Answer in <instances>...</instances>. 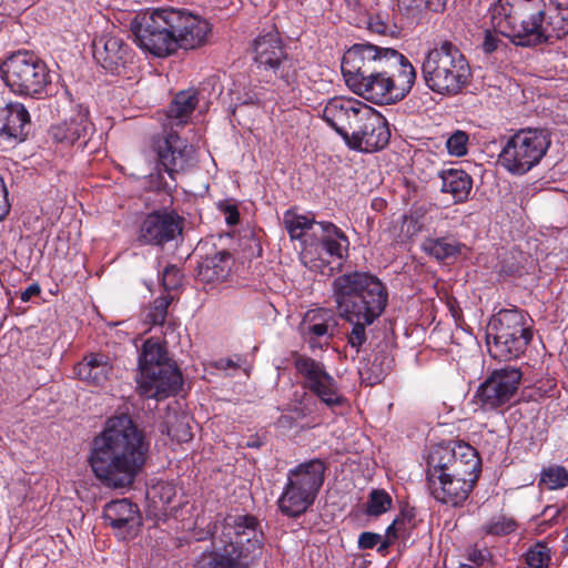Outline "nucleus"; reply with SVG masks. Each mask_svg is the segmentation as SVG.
Segmentation results:
<instances>
[{
  "mask_svg": "<svg viewBox=\"0 0 568 568\" xmlns=\"http://www.w3.org/2000/svg\"><path fill=\"white\" fill-rule=\"evenodd\" d=\"M150 442L125 414L106 419L93 438L88 462L94 476L109 488L131 486L149 458Z\"/></svg>",
  "mask_w": 568,
  "mask_h": 568,
  "instance_id": "nucleus-1",
  "label": "nucleus"
},
{
  "mask_svg": "<svg viewBox=\"0 0 568 568\" xmlns=\"http://www.w3.org/2000/svg\"><path fill=\"white\" fill-rule=\"evenodd\" d=\"M332 296L338 316L351 326L347 345L358 354L367 342L371 326L387 306V288L376 275L354 271L333 280Z\"/></svg>",
  "mask_w": 568,
  "mask_h": 568,
  "instance_id": "nucleus-2",
  "label": "nucleus"
},
{
  "mask_svg": "<svg viewBox=\"0 0 568 568\" xmlns=\"http://www.w3.org/2000/svg\"><path fill=\"white\" fill-rule=\"evenodd\" d=\"M263 534L253 515L230 514L210 528L211 546L195 568H252L262 556Z\"/></svg>",
  "mask_w": 568,
  "mask_h": 568,
  "instance_id": "nucleus-3",
  "label": "nucleus"
},
{
  "mask_svg": "<svg viewBox=\"0 0 568 568\" xmlns=\"http://www.w3.org/2000/svg\"><path fill=\"white\" fill-rule=\"evenodd\" d=\"M209 32V23L197 16L173 8L156 9L138 16L133 33L138 44L158 57L202 45Z\"/></svg>",
  "mask_w": 568,
  "mask_h": 568,
  "instance_id": "nucleus-4",
  "label": "nucleus"
},
{
  "mask_svg": "<svg viewBox=\"0 0 568 568\" xmlns=\"http://www.w3.org/2000/svg\"><path fill=\"white\" fill-rule=\"evenodd\" d=\"M542 0H497L491 7V23L497 33L514 44H540Z\"/></svg>",
  "mask_w": 568,
  "mask_h": 568,
  "instance_id": "nucleus-5",
  "label": "nucleus"
},
{
  "mask_svg": "<svg viewBox=\"0 0 568 568\" xmlns=\"http://www.w3.org/2000/svg\"><path fill=\"white\" fill-rule=\"evenodd\" d=\"M426 85L439 94L459 93L469 82L470 67L462 51L448 40L439 42L426 54L423 67Z\"/></svg>",
  "mask_w": 568,
  "mask_h": 568,
  "instance_id": "nucleus-6",
  "label": "nucleus"
},
{
  "mask_svg": "<svg viewBox=\"0 0 568 568\" xmlns=\"http://www.w3.org/2000/svg\"><path fill=\"white\" fill-rule=\"evenodd\" d=\"M1 78L11 92L41 99L48 94L51 75L47 64L33 52L22 50L9 55L0 65Z\"/></svg>",
  "mask_w": 568,
  "mask_h": 568,
  "instance_id": "nucleus-7",
  "label": "nucleus"
},
{
  "mask_svg": "<svg viewBox=\"0 0 568 568\" xmlns=\"http://www.w3.org/2000/svg\"><path fill=\"white\" fill-rule=\"evenodd\" d=\"M489 329L488 351L499 361L519 357L532 338L527 316L518 308L499 311L491 320Z\"/></svg>",
  "mask_w": 568,
  "mask_h": 568,
  "instance_id": "nucleus-8",
  "label": "nucleus"
},
{
  "mask_svg": "<svg viewBox=\"0 0 568 568\" xmlns=\"http://www.w3.org/2000/svg\"><path fill=\"white\" fill-rule=\"evenodd\" d=\"M551 144L545 129H520L507 138L498 155V163L514 175H524L538 165Z\"/></svg>",
  "mask_w": 568,
  "mask_h": 568,
  "instance_id": "nucleus-9",
  "label": "nucleus"
},
{
  "mask_svg": "<svg viewBox=\"0 0 568 568\" xmlns=\"http://www.w3.org/2000/svg\"><path fill=\"white\" fill-rule=\"evenodd\" d=\"M342 68H356V70L381 73L382 75L398 79L397 75H408L406 80L415 83L416 71L409 60L399 51L374 45L357 43L351 47L343 55Z\"/></svg>",
  "mask_w": 568,
  "mask_h": 568,
  "instance_id": "nucleus-10",
  "label": "nucleus"
},
{
  "mask_svg": "<svg viewBox=\"0 0 568 568\" xmlns=\"http://www.w3.org/2000/svg\"><path fill=\"white\" fill-rule=\"evenodd\" d=\"M325 465L313 459L290 470L278 508L288 517H298L313 505L324 481Z\"/></svg>",
  "mask_w": 568,
  "mask_h": 568,
  "instance_id": "nucleus-11",
  "label": "nucleus"
},
{
  "mask_svg": "<svg viewBox=\"0 0 568 568\" xmlns=\"http://www.w3.org/2000/svg\"><path fill=\"white\" fill-rule=\"evenodd\" d=\"M138 382L143 390H179L183 385L179 367L168 359L163 343L149 338L139 355Z\"/></svg>",
  "mask_w": 568,
  "mask_h": 568,
  "instance_id": "nucleus-12",
  "label": "nucleus"
},
{
  "mask_svg": "<svg viewBox=\"0 0 568 568\" xmlns=\"http://www.w3.org/2000/svg\"><path fill=\"white\" fill-rule=\"evenodd\" d=\"M348 88L357 95L376 104H392L402 100L412 90L414 83L408 82V75H397L398 79L356 70V68H342Z\"/></svg>",
  "mask_w": 568,
  "mask_h": 568,
  "instance_id": "nucleus-13",
  "label": "nucleus"
},
{
  "mask_svg": "<svg viewBox=\"0 0 568 568\" xmlns=\"http://www.w3.org/2000/svg\"><path fill=\"white\" fill-rule=\"evenodd\" d=\"M254 60L257 68L270 79L280 80L285 85L296 79V68L284 50L283 41L276 30L260 34L253 43Z\"/></svg>",
  "mask_w": 568,
  "mask_h": 568,
  "instance_id": "nucleus-14",
  "label": "nucleus"
},
{
  "mask_svg": "<svg viewBox=\"0 0 568 568\" xmlns=\"http://www.w3.org/2000/svg\"><path fill=\"white\" fill-rule=\"evenodd\" d=\"M373 108L368 104L353 99L335 97L331 99L323 109V119L332 126L347 144L352 134L366 120Z\"/></svg>",
  "mask_w": 568,
  "mask_h": 568,
  "instance_id": "nucleus-15",
  "label": "nucleus"
},
{
  "mask_svg": "<svg viewBox=\"0 0 568 568\" xmlns=\"http://www.w3.org/2000/svg\"><path fill=\"white\" fill-rule=\"evenodd\" d=\"M338 322L329 308H315L305 313L300 325L301 335L312 352L327 347L335 336Z\"/></svg>",
  "mask_w": 568,
  "mask_h": 568,
  "instance_id": "nucleus-16",
  "label": "nucleus"
},
{
  "mask_svg": "<svg viewBox=\"0 0 568 568\" xmlns=\"http://www.w3.org/2000/svg\"><path fill=\"white\" fill-rule=\"evenodd\" d=\"M183 231V219L171 211H155L146 215L140 226L139 241L144 244L164 245Z\"/></svg>",
  "mask_w": 568,
  "mask_h": 568,
  "instance_id": "nucleus-17",
  "label": "nucleus"
},
{
  "mask_svg": "<svg viewBox=\"0 0 568 568\" xmlns=\"http://www.w3.org/2000/svg\"><path fill=\"white\" fill-rule=\"evenodd\" d=\"M389 139L390 131L386 119L373 108L366 120L352 134L347 146L361 152H376L383 150Z\"/></svg>",
  "mask_w": 568,
  "mask_h": 568,
  "instance_id": "nucleus-18",
  "label": "nucleus"
},
{
  "mask_svg": "<svg viewBox=\"0 0 568 568\" xmlns=\"http://www.w3.org/2000/svg\"><path fill=\"white\" fill-rule=\"evenodd\" d=\"M92 51L97 63L112 73H120L132 58L129 44L116 34H103L94 39Z\"/></svg>",
  "mask_w": 568,
  "mask_h": 568,
  "instance_id": "nucleus-19",
  "label": "nucleus"
},
{
  "mask_svg": "<svg viewBox=\"0 0 568 568\" xmlns=\"http://www.w3.org/2000/svg\"><path fill=\"white\" fill-rule=\"evenodd\" d=\"M156 151L160 164L171 178L185 171L194 161V148L175 133H170L160 141Z\"/></svg>",
  "mask_w": 568,
  "mask_h": 568,
  "instance_id": "nucleus-20",
  "label": "nucleus"
},
{
  "mask_svg": "<svg viewBox=\"0 0 568 568\" xmlns=\"http://www.w3.org/2000/svg\"><path fill=\"white\" fill-rule=\"evenodd\" d=\"M92 132L93 125L89 120L88 112L84 111L75 112L50 129L52 140L63 146L78 144L79 148H84Z\"/></svg>",
  "mask_w": 568,
  "mask_h": 568,
  "instance_id": "nucleus-21",
  "label": "nucleus"
},
{
  "mask_svg": "<svg viewBox=\"0 0 568 568\" xmlns=\"http://www.w3.org/2000/svg\"><path fill=\"white\" fill-rule=\"evenodd\" d=\"M105 521L115 530L121 538L133 536L141 525L139 508L129 499H116L105 505L103 510Z\"/></svg>",
  "mask_w": 568,
  "mask_h": 568,
  "instance_id": "nucleus-22",
  "label": "nucleus"
},
{
  "mask_svg": "<svg viewBox=\"0 0 568 568\" xmlns=\"http://www.w3.org/2000/svg\"><path fill=\"white\" fill-rule=\"evenodd\" d=\"M292 358L304 388L308 390H332L335 387V379L326 372L323 363L296 352L292 354Z\"/></svg>",
  "mask_w": 568,
  "mask_h": 568,
  "instance_id": "nucleus-23",
  "label": "nucleus"
},
{
  "mask_svg": "<svg viewBox=\"0 0 568 568\" xmlns=\"http://www.w3.org/2000/svg\"><path fill=\"white\" fill-rule=\"evenodd\" d=\"M318 230V241L310 243V248L318 254L326 253L341 265L348 257L349 241L346 234L332 222H320Z\"/></svg>",
  "mask_w": 568,
  "mask_h": 568,
  "instance_id": "nucleus-24",
  "label": "nucleus"
},
{
  "mask_svg": "<svg viewBox=\"0 0 568 568\" xmlns=\"http://www.w3.org/2000/svg\"><path fill=\"white\" fill-rule=\"evenodd\" d=\"M476 483L471 479L443 477L427 485L430 495L439 503L459 506L469 496Z\"/></svg>",
  "mask_w": 568,
  "mask_h": 568,
  "instance_id": "nucleus-25",
  "label": "nucleus"
},
{
  "mask_svg": "<svg viewBox=\"0 0 568 568\" xmlns=\"http://www.w3.org/2000/svg\"><path fill=\"white\" fill-rule=\"evenodd\" d=\"M540 18V44L551 42L568 34V6L542 1Z\"/></svg>",
  "mask_w": 568,
  "mask_h": 568,
  "instance_id": "nucleus-26",
  "label": "nucleus"
},
{
  "mask_svg": "<svg viewBox=\"0 0 568 568\" xmlns=\"http://www.w3.org/2000/svg\"><path fill=\"white\" fill-rule=\"evenodd\" d=\"M455 453L449 477L470 478L473 483H476L481 470V462L477 450L468 444L458 442L455 443Z\"/></svg>",
  "mask_w": 568,
  "mask_h": 568,
  "instance_id": "nucleus-27",
  "label": "nucleus"
},
{
  "mask_svg": "<svg viewBox=\"0 0 568 568\" xmlns=\"http://www.w3.org/2000/svg\"><path fill=\"white\" fill-rule=\"evenodd\" d=\"M30 115L21 103H9L0 109V133L9 138L23 140L28 132Z\"/></svg>",
  "mask_w": 568,
  "mask_h": 568,
  "instance_id": "nucleus-28",
  "label": "nucleus"
},
{
  "mask_svg": "<svg viewBox=\"0 0 568 568\" xmlns=\"http://www.w3.org/2000/svg\"><path fill=\"white\" fill-rule=\"evenodd\" d=\"M112 373V363L104 354H91L75 366L78 377L93 386H102Z\"/></svg>",
  "mask_w": 568,
  "mask_h": 568,
  "instance_id": "nucleus-29",
  "label": "nucleus"
},
{
  "mask_svg": "<svg viewBox=\"0 0 568 568\" xmlns=\"http://www.w3.org/2000/svg\"><path fill=\"white\" fill-rule=\"evenodd\" d=\"M440 190L452 195L455 203L465 202L473 189V180L468 173L458 169L443 170L439 174Z\"/></svg>",
  "mask_w": 568,
  "mask_h": 568,
  "instance_id": "nucleus-30",
  "label": "nucleus"
},
{
  "mask_svg": "<svg viewBox=\"0 0 568 568\" xmlns=\"http://www.w3.org/2000/svg\"><path fill=\"white\" fill-rule=\"evenodd\" d=\"M455 453V443L448 445H437L433 447L427 457L426 483L433 484L443 477H449V469L453 466V455Z\"/></svg>",
  "mask_w": 568,
  "mask_h": 568,
  "instance_id": "nucleus-31",
  "label": "nucleus"
},
{
  "mask_svg": "<svg viewBox=\"0 0 568 568\" xmlns=\"http://www.w3.org/2000/svg\"><path fill=\"white\" fill-rule=\"evenodd\" d=\"M231 270V254L226 251L206 256L197 266L201 281L212 283L227 277Z\"/></svg>",
  "mask_w": 568,
  "mask_h": 568,
  "instance_id": "nucleus-32",
  "label": "nucleus"
},
{
  "mask_svg": "<svg viewBox=\"0 0 568 568\" xmlns=\"http://www.w3.org/2000/svg\"><path fill=\"white\" fill-rule=\"evenodd\" d=\"M521 379L523 373L519 368L505 366L491 372L477 390H517Z\"/></svg>",
  "mask_w": 568,
  "mask_h": 568,
  "instance_id": "nucleus-33",
  "label": "nucleus"
},
{
  "mask_svg": "<svg viewBox=\"0 0 568 568\" xmlns=\"http://www.w3.org/2000/svg\"><path fill=\"white\" fill-rule=\"evenodd\" d=\"M424 252L437 261L456 258L464 245L452 236L428 237L422 245Z\"/></svg>",
  "mask_w": 568,
  "mask_h": 568,
  "instance_id": "nucleus-34",
  "label": "nucleus"
},
{
  "mask_svg": "<svg viewBox=\"0 0 568 568\" xmlns=\"http://www.w3.org/2000/svg\"><path fill=\"white\" fill-rule=\"evenodd\" d=\"M318 223L314 219L297 214L292 210L286 211L283 215L284 227L292 240H303L308 231L316 236L320 231Z\"/></svg>",
  "mask_w": 568,
  "mask_h": 568,
  "instance_id": "nucleus-35",
  "label": "nucleus"
},
{
  "mask_svg": "<svg viewBox=\"0 0 568 568\" xmlns=\"http://www.w3.org/2000/svg\"><path fill=\"white\" fill-rule=\"evenodd\" d=\"M516 393H474L468 405L473 413L489 412L509 405Z\"/></svg>",
  "mask_w": 568,
  "mask_h": 568,
  "instance_id": "nucleus-36",
  "label": "nucleus"
},
{
  "mask_svg": "<svg viewBox=\"0 0 568 568\" xmlns=\"http://www.w3.org/2000/svg\"><path fill=\"white\" fill-rule=\"evenodd\" d=\"M199 102L197 93L194 90H185L179 92L173 99L168 110V116L176 119L181 123L194 111Z\"/></svg>",
  "mask_w": 568,
  "mask_h": 568,
  "instance_id": "nucleus-37",
  "label": "nucleus"
},
{
  "mask_svg": "<svg viewBox=\"0 0 568 568\" xmlns=\"http://www.w3.org/2000/svg\"><path fill=\"white\" fill-rule=\"evenodd\" d=\"M539 486L549 490L568 487V470L560 465H550L542 468L539 477Z\"/></svg>",
  "mask_w": 568,
  "mask_h": 568,
  "instance_id": "nucleus-38",
  "label": "nucleus"
},
{
  "mask_svg": "<svg viewBox=\"0 0 568 568\" xmlns=\"http://www.w3.org/2000/svg\"><path fill=\"white\" fill-rule=\"evenodd\" d=\"M393 505L390 495L384 489H373L367 497L365 513L371 517H378L387 513Z\"/></svg>",
  "mask_w": 568,
  "mask_h": 568,
  "instance_id": "nucleus-39",
  "label": "nucleus"
},
{
  "mask_svg": "<svg viewBox=\"0 0 568 568\" xmlns=\"http://www.w3.org/2000/svg\"><path fill=\"white\" fill-rule=\"evenodd\" d=\"M172 293H165L154 300L145 315V321L152 325H164L168 316V308L174 301Z\"/></svg>",
  "mask_w": 568,
  "mask_h": 568,
  "instance_id": "nucleus-40",
  "label": "nucleus"
},
{
  "mask_svg": "<svg viewBox=\"0 0 568 568\" xmlns=\"http://www.w3.org/2000/svg\"><path fill=\"white\" fill-rule=\"evenodd\" d=\"M525 558L531 568H546L551 559L550 549L546 542H537L528 549Z\"/></svg>",
  "mask_w": 568,
  "mask_h": 568,
  "instance_id": "nucleus-41",
  "label": "nucleus"
},
{
  "mask_svg": "<svg viewBox=\"0 0 568 568\" xmlns=\"http://www.w3.org/2000/svg\"><path fill=\"white\" fill-rule=\"evenodd\" d=\"M517 527V524L511 518H507L503 515L494 516L488 523L483 526V530L487 535L491 536H505L513 532Z\"/></svg>",
  "mask_w": 568,
  "mask_h": 568,
  "instance_id": "nucleus-42",
  "label": "nucleus"
},
{
  "mask_svg": "<svg viewBox=\"0 0 568 568\" xmlns=\"http://www.w3.org/2000/svg\"><path fill=\"white\" fill-rule=\"evenodd\" d=\"M149 494L155 503L156 500L161 503L163 510H166L173 504L178 490L174 484L161 481L154 485Z\"/></svg>",
  "mask_w": 568,
  "mask_h": 568,
  "instance_id": "nucleus-43",
  "label": "nucleus"
},
{
  "mask_svg": "<svg viewBox=\"0 0 568 568\" xmlns=\"http://www.w3.org/2000/svg\"><path fill=\"white\" fill-rule=\"evenodd\" d=\"M469 136L465 131H455L446 141V149L453 156H464L467 153Z\"/></svg>",
  "mask_w": 568,
  "mask_h": 568,
  "instance_id": "nucleus-44",
  "label": "nucleus"
},
{
  "mask_svg": "<svg viewBox=\"0 0 568 568\" xmlns=\"http://www.w3.org/2000/svg\"><path fill=\"white\" fill-rule=\"evenodd\" d=\"M303 393V400L308 403L316 400L320 404L326 405L327 407L334 408L344 404L345 399L341 393Z\"/></svg>",
  "mask_w": 568,
  "mask_h": 568,
  "instance_id": "nucleus-45",
  "label": "nucleus"
},
{
  "mask_svg": "<svg viewBox=\"0 0 568 568\" xmlns=\"http://www.w3.org/2000/svg\"><path fill=\"white\" fill-rule=\"evenodd\" d=\"M408 518V520L412 519L410 514H404L403 519L396 518L386 529V540H384L377 548V551L381 554H385L392 544L393 540L397 538V531L402 529V525H404L405 518Z\"/></svg>",
  "mask_w": 568,
  "mask_h": 568,
  "instance_id": "nucleus-46",
  "label": "nucleus"
},
{
  "mask_svg": "<svg viewBox=\"0 0 568 568\" xmlns=\"http://www.w3.org/2000/svg\"><path fill=\"white\" fill-rule=\"evenodd\" d=\"M162 284L166 293L176 290L181 284L180 270L174 265L166 266L163 271Z\"/></svg>",
  "mask_w": 568,
  "mask_h": 568,
  "instance_id": "nucleus-47",
  "label": "nucleus"
},
{
  "mask_svg": "<svg viewBox=\"0 0 568 568\" xmlns=\"http://www.w3.org/2000/svg\"><path fill=\"white\" fill-rule=\"evenodd\" d=\"M168 434L172 436L178 442H189L192 439V432L190 425L184 422V418L181 419L176 425H173L169 428Z\"/></svg>",
  "mask_w": 568,
  "mask_h": 568,
  "instance_id": "nucleus-48",
  "label": "nucleus"
},
{
  "mask_svg": "<svg viewBox=\"0 0 568 568\" xmlns=\"http://www.w3.org/2000/svg\"><path fill=\"white\" fill-rule=\"evenodd\" d=\"M382 536L376 532L364 531L358 537L359 549H373L382 544Z\"/></svg>",
  "mask_w": 568,
  "mask_h": 568,
  "instance_id": "nucleus-49",
  "label": "nucleus"
},
{
  "mask_svg": "<svg viewBox=\"0 0 568 568\" xmlns=\"http://www.w3.org/2000/svg\"><path fill=\"white\" fill-rule=\"evenodd\" d=\"M219 209L225 215V221L229 225H236L240 221V213L234 204L227 202H220Z\"/></svg>",
  "mask_w": 568,
  "mask_h": 568,
  "instance_id": "nucleus-50",
  "label": "nucleus"
},
{
  "mask_svg": "<svg viewBox=\"0 0 568 568\" xmlns=\"http://www.w3.org/2000/svg\"><path fill=\"white\" fill-rule=\"evenodd\" d=\"M425 0H398V8L407 16H416L420 12Z\"/></svg>",
  "mask_w": 568,
  "mask_h": 568,
  "instance_id": "nucleus-51",
  "label": "nucleus"
},
{
  "mask_svg": "<svg viewBox=\"0 0 568 568\" xmlns=\"http://www.w3.org/2000/svg\"><path fill=\"white\" fill-rule=\"evenodd\" d=\"M10 206L11 205L8 200V190L2 176H0V221L4 220V217L9 214Z\"/></svg>",
  "mask_w": 568,
  "mask_h": 568,
  "instance_id": "nucleus-52",
  "label": "nucleus"
},
{
  "mask_svg": "<svg viewBox=\"0 0 568 568\" xmlns=\"http://www.w3.org/2000/svg\"><path fill=\"white\" fill-rule=\"evenodd\" d=\"M499 43H501V40L496 33L489 30L485 32L483 50L486 53H493L494 51H496L498 49Z\"/></svg>",
  "mask_w": 568,
  "mask_h": 568,
  "instance_id": "nucleus-53",
  "label": "nucleus"
},
{
  "mask_svg": "<svg viewBox=\"0 0 568 568\" xmlns=\"http://www.w3.org/2000/svg\"><path fill=\"white\" fill-rule=\"evenodd\" d=\"M367 26L369 31L382 36L387 34L389 29L388 24L379 17H371Z\"/></svg>",
  "mask_w": 568,
  "mask_h": 568,
  "instance_id": "nucleus-54",
  "label": "nucleus"
},
{
  "mask_svg": "<svg viewBox=\"0 0 568 568\" xmlns=\"http://www.w3.org/2000/svg\"><path fill=\"white\" fill-rule=\"evenodd\" d=\"M241 365L242 359L240 357H236V361H234L233 358H221L215 363L216 368L222 371H227L231 368L236 369L240 368Z\"/></svg>",
  "mask_w": 568,
  "mask_h": 568,
  "instance_id": "nucleus-55",
  "label": "nucleus"
},
{
  "mask_svg": "<svg viewBox=\"0 0 568 568\" xmlns=\"http://www.w3.org/2000/svg\"><path fill=\"white\" fill-rule=\"evenodd\" d=\"M41 293L40 286L34 283L29 285L22 293H21V300L23 302L30 301L33 296H37Z\"/></svg>",
  "mask_w": 568,
  "mask_h": 568,
  "instance_id": "nucleus-56",
  "label": "nucleus"
},
{
  "mask_svg": "<svg viewBox=\"0 0 568 568\" xmlns=\"http://www.w3.org/2000/svg\"><path fill=\"white\" fill-rule=\"evenodd\" d=\"M448 0H425V7L434 12H443Z\"/></svg>",
  "mask_w": 568,
  "mask_h": 568,
  "instance_id": "nucleus-57",
  "label": "nucleus"
},
{
  "mask_svg": "<svg viewBox=\"0 0 568 568\" xmlns=\"http://www.w3.org/2000/svg\"><path fill=\"white\" fill-rule=\"evenodd\" d=\"M534 387L536 388V390L538 392H541V390H552L554 388L557 387V383L554 378H546L545 381L540 379L538 381Z\"/></svg>",
  "mask_w": 568,
  "mask_h": 568,
  "instance_id": "nucleus-58",
  "label": "nucleus"
},
{
  "mask_svg": "<svg viewBox=\"0 0 568 568\" xmlns=\"http://www.w3.org/2000/svg\"><path fill=\"white\" fill-rule=\"evenodd\" d=\"M503 272L509 275L520 274L523 266L519 264L510 263L508 260L504 261Z\"/></svg>",
  "mask_w": 568,
  "mask_h": 568,
  "instance_id": "nucleus-59",
  "label": "nucleus"
},
{
  "mask_svg": "<svg viewBox=\"0 0 568 568\" xmlns=\"http://www.w3.org/2000/svg\"><path fill=\"white\" fill-rule=\"evenodd\" d=\"M170 393H160V392H156V393H153V396L156 400H161V399H164L168 397Z\"/></svg>",
  "mask_w": 568,
  "mask_h": 568,
  "instance_id": "nucleus-60",
  "label": "nucleus"
},
{
  "mask_svg": "<svg viewBox=\"0 0 568 568\" xmlns=\"http://www.w3.org/2000/svg\"><path fill=\"white\" fill-rule=\"evenodd\" d=\"M549 510H554V516H557V515H559V513H560V510H559L558 508H556V507H548V508L545 510V513H546V511H549Z\"/></svg>",
  "mask_w": 568,
  "mask_h": 568,
  "instance_id": "nucleus-61",
  "label": "nucleus"
},
{
  "mask_svg": "<svg viewBox=\"0 0 568 568\" xmlns=\"http://www.w3.org/2000/svg\"><path fill=\"white\" fill-rule=\"evenodd\" d=\"M312 412V409L310 407H307V404H305V407L302 408V414H310Z\"/></svg>",
  "mask_w": 568,
  "mask_h": 568,
  "instance_id": "nucleus-62",
  "label": "nucleus"
},
{
  "mask_svg": "<svg viewBox=\"0 0 568 568\" xmlns=\"http://www.w3.org/2000/svg\"><path fill=\"white\" fill-rule=\"evenodd\" d=\"M458 568H474V567L466 565V564H462L458 566Z\"/></svg>",
  "mask_w": 568,
  "mask_h": 568,
  "instance_id": "nucleus-63",
  "label": "nucleus"
},
{
  "mask_svg": "<svg viewBox=\"0 0 568 568\" xmlns=\"http://www.w3.org/2000/svg\"><path fill=\"white\" fill-rule=\"evenodd\" d=\"M172 328L173 329V323H169L166 329Z\"/></svg>",
  "mask_w": 568,
  "mask_h": 568,
  "instance_id": "nucleus-64",
  "label": "nucleus"
}]
</instances>
